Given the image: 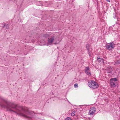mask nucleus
Returning <instances> with one entry per match:
<instances>
[{"label":"nucleus","instance_id":"obj_1","mask_svg":"<svg viewBox=\"0 0 120 120\" xmlns=\"http://www.w3.org/2000/svg\"><path fill=\"white\" fill-rule=\"evenodd\" d=\"M0 99L2 101L0 102V106L6 108L7 110L11 112H13L18 115L23 116L29 120L31 119L34 116V111H30L26 108L18 106L11 103L0 96Z\"/></svg>","mask_w":120,"mask_h":120},{"label":"nucleus","instance_id":"obj_2","mask_svg":"<svg viewBox=\"0 0 120 120\" xmlns=\"http://www.w3.org/2000/svg\"><path fill=\"white\" fill-rule=\"evenodd\" d=\"M88 84L89 87L93 89L97 88L99 86L98 83L94 80L90 81L88 82Z\"/></svg>","mask_w":120,"mask_h":120},{"label":"nucleus","instance_id":"obj_3","mask_svg":"<svg viewBox=\"0 0 120 120\" xmlns=\"http://www.w3.org/2000/svg\"><path fill=\"white\" fill-rule=\"evenodd\" d=\"M114 43L113 42L108 43L106 45V46L107 49L110 50L114 48Z\"/></svg>","mask_w":120,"mask_h":120},{"label":"nucleus","instance_id":"obj_4","mask_svg":"<svg viewBox=\"0 0 120 120\" xmlns=\"http://www.w3.org/2000/svg\"><path fill=\"white\" fill-rule=\"evenodd\" d=\"M55 40V36H54L50 37L48 38V40L49 44L50 45Z\"/></svg>","mask_w":120,"mask_h":120},{"label":"nucleus","instance_id":"obj_5","mask_svg":"<svg viewBox=\"0 0 120 120\" xmlns=\"http://www.w3.org/2000/svg\"><path fill=\"white\" fill-rule=\"evenodd\" d=\"M85 73L88 76L91 75V73L90 72V69L89 67H86L85 68Z\"/></svg>","mask_w":120,"mask_h":120},{"label":"nucleus","instance_id":"obj_6","mask_svg":"<svg viewBox=\"0 0 120 120\" xmlns=\"http://www.w3.org/2000/svg\"><path fill=\"white\" fill-rule=\"evenodd\" d=\"M96 108L94 107H92L90 109V110L89 112L90 115H93L95 112Z\"/></svg>","mask_w":120,"mask_h":120},{"label":"nucleus","instance_id":"obj_7","mask_svg":"<svg viewBox=\"0 0 120 120\" xmlns=\"http://www.w3.org/2000/svg\"><path fill=\"white\" fill-rule=\"evenodd\" d=\"M4 25L3 26V28L5 29H8L9 28V25L8 24H6V23H4Z\"/></svg>","mask_w":120,"mask_h":120},{"label":"nucleus","instance_id":"obj_8","mask_svg":"<svg viewBox=\"0 0 120 120\" xmlns=\"http://www.w3.org/2000/svg\"><path fill=\"white\" fill-rule=\"evenodd\" d=\"M112 68V67H110L109 68L108 71H107V73H111L112 72V71L113 70Z\"/></svg>","mask_w":120,"mask_h":120},{"label":"nucleus","instance_id":"obj_9","mask_svg":"<svg viewBox=\"0 0 120 120\" xmlns=\"http://www.w3.org/2000/svg\"><path fill=\"white\" fill-rule=\"evenodd\" d=\"M110 84L112 87L115 86V82L110 81Z\"/></svg>","mask_w":120,"mask_h":120},{"label":"nucleus","instance_id":"obj_10","mask_svg":"<svg viewBox=\"0 0 120 120\" xmlns=\"http://www.w3.org/2000/svg\"><path fill=\"white\" fill-rule=\"evenodd\" d=\"M117 81V79L116 78H112L110 79V81L115 82Z\"/></svg>","mask_w":120,"mask_h":120},{"label":"nucleus","instance_id":"obj_11","mask_svg":"<svg viewBox=\"0 0 120 120\" xmlns=\"http://www.w3.org/2000/svg\"><path fill=\"white\" fill-rule=\"evenodd\" d=\"M87 51H88V53L89 54V56H90V55L91 54V51L90 50V49H87Z\"/></svg>","mask_w":120,"mask_h":120},{"label":"nucleus","instance_id":"obj_12","mask_svg":"<svg viewBox=\"0 0 120 120\" xmlns=\"http://www.w3.org/2000/svg\"><path fill=\"white\" fill-rule=\"evenodd\" d=\"M49 35L46 34H44L43 35V37L45 38H48L49 37Z\"/></svg>","mask_w":120,"mask_h":120},{"label":"nucleus","instance_id":"obj_13","mask_svg":"<svg viewBox=\"0 0 120 120\" xmlns=\"http://www.w3.org/2000/svg\"><path fill=\"white\" fill-rule=\"evenodd\" d=\"M75 111L74 110L73 111L71 114V115L72 116H75Z\"/></svg>","mask_w":120,"mask_h":120},{"label":"nucleus","instance_id":"obj_14","mask_svg":"<svg viewBox=\"0 0 120 120\" xmlns=\"http://www.w3.org/2000/svg\"><path fill=\"white\" fill-rule=\"evenodd\" d=\"M86 48L87 50L88 49H90V46L89 44H87L86 45Z\"/></svg>","mask_w":120,"mask_h":120},{"label":"nucleus","instance_id":"obj_15","mask_svg":"<svg viewBox=\"0 0 120 120\" xmlns=\"http://www.w3.org/2000/svg\"><path fill=\"white\" fill-rule=\"evenodd\" d=\"M101 58H98L97 60V61L98 62L101 61Z\"/></svg>","mask_w":120,"mask_h":120},{"label":"nucleus","instance_id":"obj_16","mask_svg":"<svg viewBox=\"0 0 120 120\" xmlns=\"http://www.w3.org/2000/svg\"><path fill=\"white\" fill-rule=\"evenodd\" d=\"M74 86L76 87H78V84H77V83H75V84H74Z\"/></svg>","mask_w":120,"mask_h":120},{"label":"nucleus","instance_id":"obj_17","mask_svg":"<svg viewBox=\"0 0 120 120\" xmlns=\"http://www.w3.org/2000/svg\"><path fill=\"white\" fill-rule=\"evenodd\" d=\"M71 119L70 118L67 117L65 119V120H70Z\"/></svg>","mask_w":120,"mask_h":120},{"label":"nucleus","instance_id":"obj_18","mask_svg":"<svg viewBox=\"0 0 120 120\" xmlns=\"http://www.w3.org/2000/svg\"><path fill=\"white\" fill-rule=\"evenodd\" d=\"M106 0L108 2H109L110 1V0Z\"/></svg>","mask_w":120,"mask_h":120},{"label":"nucleus","instance_id":"obj_19","mask_svg":"<svg viewBox=\"0 0 120 120\" xmlns=\"http://www.w3.org/2000/svg\"><path fill=\"white\" fill-rule=\"evenodd\" d=\"M101 60H102V62L104 61V59H103V58L101 59Z\"/></svg>","mask_w":120,"mask_h":120},{"label":"nucleus","instance_id":"obj_20","mask_svg":"<svg viewBox=\"0 0 120 120\" xmlns=\"http://www.w3.org/2000/svg\"><path fill=\"white\" fill-rule=\"evenodd\" d=\"M98 58H101L99 56H98L97 57V59H98Z\"/></svg>","mask_w":120,"mask_h":120},{"label":"nucleus","instance_id":"obj_21","mask_svg":"<svg viewBox=\"0 0 120 120\" xmlns=\"http://www.w3.org/2000/svg\"><path fill=\"white\" fill-rule=\"evenodd\" d=\"M119 101H120V97L119 98Z\"/></svg>","mask_w":120,"mask_h":120}]
</instances>
